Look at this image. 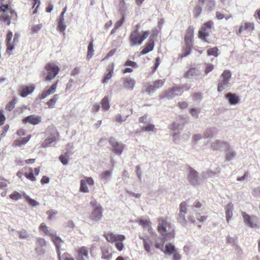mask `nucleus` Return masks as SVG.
<instances>
[{
	"label": "nucleus",
	"mask_w": 260,
	"mask_h": 260,
	"mask_svg": "<svg viewBox=\"0 0 260 260\" xmlns=\"http://www.w3.org/2000/svg\"><path fill=\"white\" fill-rule=\"evenodd\" d=\"M162 250L166 254H173V260L181 259V256L176 251V248L174 246V245H165L164 248Z\"/></svg>",
	"instance_id": "nucleus-10"
},
{
	"label": "nucleus",
	"mask_w": 260,
	"mask_h": 260,
	"mask_svg": "<svg viewBox=\"0 0 260 260\" xmlns=\"http://www.w3.org/2000/svg\"><path fill=\"white\" fill-rule=\"evenodd\" d=\"M125 66H131L134 68H138V64H137V62L132 61V60H127L125 62Z\"/></svg>",
	"instance_id": "nucleus-54"
},
{
	"label": "nucleus",
	"mask_w": 260,
	"mask_h": 260,
	"mask_svg": "<svg viewBox=\"0 0 260 260\" xmlns=\"http://www.w3.org/2000/svg\"><path fill=\"white\" fill-rule=\"evenodd\" d=\"M230 80L222 79L218 84V91L221 92L225 88L230 86Z\"/></svg>",
	"instance_id": "nucleus-29"
},
{
	"label": "nucleus",
	"mask_w": 260,
	"mask_h": 260,
	"mask_svg": "<svg viewBox=\"0 0 260 260\" xmlns=\"http://www.w3.org/2000/svg\"><path fill=\"white\" fill-rule=\"evenodd\" d=\"M149 35V31H145L142 35H141L139 32L138 29H136L131 32L129 36L130 41L133 45H140L148 37Z\"/></svg>",
	"instance_id": "nucleus-3"
},
{
	"label": "nucleus",
	"mask_w": 260,
	"mask_h": 260,
	"mask_svg": "<svg viewBox=\"0 0 260 260\" xmlns=\"http://www.w3.org/2000/svg\"><path fill=\"white\" fill-rule=\"evenodd\" d=\"M101 104L105 111H107L110 108L109 100L107 96H105L101 101Z\"/></svg>",
	"instance_id": "nucleus-33"
},
{
	"label": "nucleus",
	"mask_w": 260,
	"mask_h": 260,
	"mask_svg": "<svg viewBox=\"0 0 260 260\" xmlns=\"http://www.w3.org/2000/svg\"><path fill=\"white\" fill-rule=\"evenodd\" d=\"M225 98L228 100L229 103L232 105H235L237 104L240 101L239 96L232 92L228 93L225 95Z\"/></svg>",
	"instance_id": "nucleus-17"
},
{
	"label": "nucleus",
	"mask_w": 260,
	"mask_h": 260,
	"mask_svg": "<svg viewBox=\"0 0 260 260\" xmlns=\"http://www.w3.org/2000/svg\"><path fill=\"white\" fill-rule=\"evenodd\" d=\"M193 37V28L191 26L188 27L184 38L186 45L187 47L191 46V42Z\"/></svg>",
	"instance_id": "nucleus-14"
},
{
	"label": "nucleus",
	"mask_w": 260,
	"mask_h": 260,
	"mask_svg": "<svg viewBox=\"0 0 260 260\" xmlns=\"http://www.w3.org/2000/svg\"><path fill=\"white\" fill-rule=\"evenodd\" d=\"M154 42L153 39H150L148 43L146 45L144 48L141 51V54L145 55L150 51H152L154 48Z\"/></svg>",
	"instance_id": "nucleus-23"
},
{
	"label": "nucleus",
	"mask_w": 260,
	"mask_h": 260,
	"mask_svg": "<svg viewBox=\"0 0 260 260\" xmlns=\"http://www.w3.org/2000/svg\"><path fill=\"white\" fill-rule=\"evenodd\" d=\"M244 222L246 225L250 228H254L255 224L252 222L251 216L245 212H242Z\"/></svg>",
	"instance_id": "nucleus-24"
},
{
	"label": "nucleus",
	"mask_w": 260,
	"mask_h": 260,
	"mask_svg": "<svg viewBox=\"0 0 260 260\" xmlns=\"http://www.w3.org/2000/svg\"><path fill=\"white\" fill-rule=\"evenodd\" d=\"M214 66L211 63H207L206 67L205 70V75H207L211 72L214 69Z\"/></svg>",
	"instance_id": "nucleus-50"
},
{
	"label": "nucleus",
	"mask_w": 260,
	"mask_h": 260,
	"mask_svg": "<svg viewBox=\"0 0 260 260\" xmlns=\"http://www.w3.org/2000/svg\"><path fill=\"white\" fill-rule=\"evenodd\" d=\"M60 70V68L53 63H47L45 67V71L43 73L45 81H51L57 76Z\"/></svg>",
	"instance_id": "nucleus-2"
},
{
	"label": "nucleus",
	"mask_w": 260,
	"mask_h": 260,
	"mask_svg": "<svg viewBox=\"0 0 260 260\" xmlns=\"http://www.w3.org/2000/svg\"><path fill=\"white\" fill-rule=\"evenodd\" d=\"M201 75L200 71L196 68H190L185 74L184 77L186 78H189L191 76H199Z\"/></svg>",
	"instance_id": "nucleus-28"
},
{
	"label": "nucleus",
	"mask_w": 260,
	"mask_h": 260,
	"mask_svg": "<svg viewBox=\"0 0 260 260\" xmlns=\"http://www.w3.org/2000/svg\"><path fill=\"white\" fill-rule=\"evenodd\" d=\"M231 72L229 70L224 71L221 74V78L224 79L230 80L231 78Z\"/></svg>",
	"instance_id": "nucleus-48"
},
{
	"label": "nucleus",
	"mask_w": 260,
	"mask_h": 260,
	"mask_svg": "<svg viewBox=\"0 0 260 260\" xmlns=\"http://www.w3.org/2000/svg\"><path fill=\"white\" fill-rule=\"evenodd\" d=\"M102 256V258L109 260L112 258L111 249L108 246H103L101 248Z\"/></svg>",
	"instance_id": "nucleus-22"
},
{
	"label": "nucleus",
	"mask_w": 260,
	"mask_h": 260,
	"mask_svg": "<svg viewBox=\"0 0 260 260\" xmlns=\"http://www.w3.org/2000/svg\"><path fill=\"white\" fill-rule=\"evenodd\" d=\"M19 237L21 239H26L28 238L29 234L28 233L24 230L22 229L19 232Z\"/></svg>",
	"instance_id": "nucleus-49"
},
{
	"label": "nucleus",
	"mask_w": 260,
	"mask_h": 260,
	"mask_svg": "<svg viewBox=\"0 0 260 260\" xmlns=\"http://www.w3.org/2000/svg\"><path fill=\"white\" fill-rule=\"evenodd\" d=\"M50 237L54 244H60V243L63 242L62 239L56 235V233L55 231H54L53 233H50Z\"/></svg>",
	"instance_id": "nucleus-34"
},
{
	"label": "nucleus",
	"mask_w": 260,
	"mask_h": 260,
	"mask_svg": "<svg viewBox=\"0 0 260 260\" xmlns=\"http://www.w3.org/2000/svg\"><path fill=\"white\" fill-rule=\"evenodd\" d=\"M42 117L40 116H37L36 115H30L25 117L23 119L22 122L24 123H29L32 125H37L41 122Z\"/></svg>",
	"instance_id": "nucleus-11"
},
{
	"label": "nucleus",
	"mask_w": 260,
	"mask_h": 260,
	"mask_svg": "<svg viewBox=\"0 0 260 260\" xmlns=\"http://www.w3.org/2000/svg\"><path fill=\"white\" fill-rule=\"evenodd\" d=\"M13 37V32L9 30L8 32L6 37V43L7 46V51H12L15 47V45L11 43V40Z\"/></svg>",
	"instance_id": "nucleus-25"
},
{
	"label": "nucleus",
	"mask_w": 260,
	"mask_h": 260,
	"mask_svg": "<svg viewBox=\"0 0 260 260\" xmlns=\"http://www.w3.org/2000/svg\"><path fill=\"white\" fill-rule=\"evenodd\" d=\"M124 20H125V16H123L119 20L117 21L115 23V24L114 25V27L118 29L122 25L123 22L124 21Z\"/></svg>",
	"instance_id": "nucleus-53"
},
{
	"label": "nucleus",
	"mask_w": 260,
	"mask_h": 260,
	"mask_svg": "<svg viewBox=\"0 0 260 260\" xmlns=\"http://www.w3.org/2000/svg\"><path fill=\"white\" fill-rule=\"evenodd\" d=\"M25 200L31 206L33 207H37L40 205V203L34 199H31L29 196L26 195L24 196Z\"/></svg>",
	"instance_id": "nucleus-39"
},
{
	"label": "nucleus",
	"mask_w": 260,
	"mask_h": 260,
	"mask_svg": "<svg viewBox=\"0 0 260 260\" xmlns=\"http://www.w3.org/2000/svg\"><path fill=\"white\" fill-rule=\"evenodd\" d=\"M109 142L112 147V151L116 155H121L124 145L121 142H118L115 138L111 137L109 139Z\"/></svg>",
	"instance_id": "nucleus-6"
},
{
	"label": "nucleus",
	"mask_w": 260,
	"mask_h": 260,
	"mask_svg": "<svg viewBox=\"0 0 260 260\" xmlns=\"http://www.w3.org/2000/svg\"><path fill=\"white\" fill-rule=\"evenodd\" d=\"M40 230L45 233L47 235H49L50 236V233H53L54 232V230L49 229V228L47 227L44 223H42L40 226Z\"/></svg>",
	"instance_id": "nucleus-36"
},
{
	"label": "nucleus",
	"mask_w": 260,
	"mask_h": 260,
	"mask_svg": "<svg viewBox=\"0 0 260 260\" xmlns=\"http://www.w3.org/2000/svg\"><path fill=\"white\" fill-rule=\"evenodd\" d=\"M9 197L11 199L16 201L19 200L22 198L21 194L16 191H14L13 193L11 194L9 196Z\"/></svg>",
	"instance_id": "nucleus-46"
},
{
	"label": "nucleus",
	"mask_w": 260,
	"mask_h": 260,
	"mask_svg": "<svg viewBox=\"0 0 260 260\" xmlns=\"http://www.w3.org/2000/svg\"><path fill=\"white\" fill-rule=\"evenodd\" d=\"M207 217V216H201L200 214H197V219L202 222L206 220Z\"/></svg>",
	"instance_id": "nucleus-64"
},
{
	"label": "nucleus",
	"mask_w": 260,
	"mask_h": 260,
	"mask_svg": "<svg viewBox=\"0 0 260 260\" xmlns=\"http://www.w3.org/2000/svg\"><path fill=\"white\" fill-rule=\"evenodd\" d=\"M216 132L215 128H209L207 129L204 133V135L207 138H211Z\"/></svg>",
	"instance_id": "nucleus-40"
},
{
	"label": "nucleus",
	"mask_w": 260,
	"mask_h": 260,
	"mask_svg": "<svg viewBox=\"0 0 260 260\" xmlns=\"http://www.w3.org/2000/svg\"><path fill=\"white\" fill-rule=\"evenodd\" d=\"M56 251L59 260H75L74 258L71 256V254L68 253H64L62 254H61V252L60 251V245H55Z\"/></svg>",
	"instance_id": "nucleus-16"
},
{
	"label": "nucleus",
	"mask_w": 260,
	"mask_h": 260,
	"mask_svg": "<svg viewBox=\"0 0 260 260\" xmlns=\"http://www.w3.org/2000/svg\"><path fill=\"white\" fill-rule=\"evenodd\" d=\"M15 107V102L14 101L10 102L6 107V109L9 111H11Z\"/></svg>",
	"instance_id": "nucleus-61"
},
{
	"label": "nucleus",
	"mask_w": 260,
	"mask_h": 260,
	"mask_svg": "<svg viewBox=\"0 0 260 260\" xmlns=\"http://www.w3.org/2000/svg\"><path fill=\"white\" fill-rule=\"evenodd\" d=\"M123 83L125 88L132 90L135 85V81L131 77H126L123 79Z\"/></svg>",
	"instance_id": "nucleus-20"
},
{
	"label": "nucleus",
	"mask_w": 260,
	"mask_h": 260,
	"mask_svg": "<svg viewBox=\"0 0 260 260\" xmlns=\"http://www.w3.org/2000/svg\"><path fill=\"white\" fill-rule=\"evenodd\" d=\"M128 116L129 115H127L125 117H124L121 115L118 114L115 117V120L117 122L125 121L126 120V119Z\"/></svg>",
	"instance_id": "nucleus-58"
},
{
	"label": "nucleus",
	"mask_w": 260,
	"mask_h": 260,
	"mask_svg": "<svg viewBox=\"0 0 260 260\" xmlns=\"http://www.w3.org/2000/svg\"><path fill=\"white\" fill-rule=\"evenodd\" d=\"M233 206L232 204H228L225 207V217L226 221L229 222L233 216Z\"/></svg>",
	"instance_id": "nucleus-26"
},
{
	"label": "nucleus",
	"mask_w": 260,
	"mask_h": 260,
	"mask_svg": "<svg viewBox=\"0 0 260 260\" xmlns=\"http://www.w3.org/2000/svg\"><path fill=\"white\" fill-rule=\"evenodd\" d=\"M111 171L107 170L102 174V178L105 180H107L111 175Z\"/></svg>",
	"instance_id": "nucleus-59"
},
{
	"label": "nucleus",
	"mask_w": 260,
	"mask_h": 260,
	"mask_svg": "<svg viewBox=\"0 0 260 260\" xmlns=\"http://www.w3.org/2000/svg\"><path fill=\"white\" fill-rule=\"evenodd\" d=\"M90 204L93 207V210L90 215V219L93 223L98 222L101 219L103 216L102 207L100 205H97L95 201H91Z\"/></svg>",
	"instance_id": "nucleus-4"
},
{
	"label": "nucleus",
	"mask_w": 260,
	"mask_h": 260,
	"mask_svg": "<svg viewBox=\"0 0 260 260\" xmlns=\"http://www.w3.org/2000/svg\"><path fill=\"white\" fill-rule=\"evenodd\" d=\"M93 44L92 42H90L88 46V52L87 57L88 59H90L92 57L93 54Z\"/></svg>",
	"instance_id": "nucleus-42"
},
{
	"label": "nucleus",
	"mask_w": 260,
	"mask_h": 260,
	"mask_svg": "<svg viewBox=\"0 0 260 260\" xmlns=\"http://www.w3.org/2000/svg\"><path fill=\"white\" fill-rule=\"evenodd\" d=\"M55 140L56 137L54 136H51L50 137L47 138L42 143V146L44 148L49 147L51 144L55 141Z\"/></svg>",
	"instance_id": "nucleus-32"
},
{
	"label": "nucleus",
	"mask_w": 260,
	"mask_h": 260,
	"mask_svg": "<svg viewBox=\"0 0 260 260\" xmlns=\"http://www.w3.org/2000/svg\"><path fill=\"white\" fill-rule=\"evenodd\" d=\"M157 230L161 236L163 244H172L175 238V227L170 222L163 218H159Z\"/></svg>",
	"instance_id": "nucleus-1"
},
{
	"label": "nucleus",
	"mask_w": 260,
	"mask_h": 260,
	"mask_svg": "<svg viewBox=\"0 0 260 260\" xmlns=\"http://www.w3.org/2000/svg\"><path fill=\"white\" fill-rule=\"evenodd\" d=\"M76 258L77 260H88L89 256L87 248L84 246L79 248L77 251Z\"/></svg>",
	"instance_id": "nucleus-12"
},
{
	"label": "nucleus",
	"mask_w": 260,
	"mask_h": 260,
	"mask_svg": "<svg viewBox=\"0 0 260 260\" xmlns=\"http://www.w3.org/2000/svg\"><path fill=\"white\" fill-rule=\"evenodd\" d=\"M59 96L58 94H55L53 95V98L49 100L47 102V105H48V107L50 108H52L54 107L55 103L57 100L58 99Z\"/></svg>",
	"instance_id": "nucleus-35"
},
{
	"label": "nucleus",
	"mask_w": 260,
	"mask_h": 260,
	"mask_svg": "<svg viewBox=\"0 0 260 260\" xmlns=\"http://www.w3.org/2000/svg\"><path fill=\"white\" fill-rule=\"evenodd\" d=\"M59 159L63 165H67L68 164V158L66 155H60Z\"/></svg>",
	"instance_id": "nucleus-51"
},
{
	"label": "nucleus",
	"mask_w": 260,
	"mask_h": 260,
	"mask_svg": "<svg viewBox=\"0 0 260 260\" xmlns=\"http://www.w3.org/2000/svg\"><path fill=\"white\" fill-rule=\"evenodd\" d=\"M67 26L64 22V17L63 14H60L59 18L57 29L60 32H64L66 29Z\"/></svg>",
	"instance_id": "nucleus-30"
},
{
	"label": "nucleus",
	"mask_w": 260,
	"mask_h": 260,
	"mask_svg": "<svg viewBox=\"0 0 260 260\" xmlns=\"http://www.w3.org/2000/svg\"><path fill=\"white\" fill-rule=\"evenodd\" d=\"M218 49L217 47L209 48L207 50V53L210 56L217 57L218 55Z\"/></svg>",
	"instance_id": "nucleus-44"
},
{
	"label": "nucleus",
	"mask_w": 260,
	"mask_h": 260,
	"mask_svg": "<svg viewBox=\"0 0 260 260\" xmlns=\"http://www.w3.org/2000/svg\"><path fill=\"white\" fill-rule=\"evenodd\" d=\"M189 174L187 179L190 184L194 186L199 185L200 183V179L198 172L191 167H189Z\"/></svg>",
	"instance_id": "nucleus-8"
},
{
	"label": "nucleus",
	"mask_w": 260,
	"mask_h": 260,
	"mask_svg": "<svg viewBox=\"0 0 260 260\" xmlns=\"http://www.w3.org/2000/svg\"><path fill=\"white\" fill-rule=\"evenodd\" d=\"M155 128L154 125L149 124L147 126H143L142 130L145 132L153 131Z\"/></svg>",
	"instance_id": "nucleus-52"
},
{
	"label": "nucleus",
	"mask_w": 260,
	"mask_h": 260,
	"mask_svg": "<svg viewBox=\"0 0 260 260\" xmlns=\"http://www.w3.org/2000/svg\"><path fill=\"white\" fill-rule=\"evenodd\" d=\"M179 213L186 214L187 213V204L186 202H181L180 204Z\"/></svg>",
	"instance_id": "nucleus-45"
},
{
	"label": "nucleus",
	"mask_w": 260,
	"mask_h": 260,
	"mask_svg": "<svg viewBox=\"0 0 260 260\" xmlns=\"http://www.w3.org/2000/svg\"><path fill=\"white\" fill-rule=\"evenodd\" d=\"M214 23L212 21L205 22L199 31V37L204 42H208L207 38L209 36L208 30L213 26Z\"/></svg>",
	"instance_id": "nucleus-5"
},
{
	"label": "nucleus",
	"mask_w": 260,
	"mask_h": 260,
	"mask_svg": "<svg viewBox=\"0 0 260 260\" xmlns=\"http://www.w3.org/2000/svg\"><path fill=\"white\" fill-rule=\"evenodd\" d=\"M206 0H198V4L194 7L193 10V16L198 17L201 14L203 8L202 7L204 4Z\"/></svg>",
	"instance_id": "nucleus-19"
},
{
	"label": "nucleus",
	"mask_w": 260,
	"mask_h": 260,
	"mask_svg": "<svg viewBox=\"0 0 260 260\" xmlns=\"http://www.w3.org/2000/svg\"><path fill=\"white\" fill-rule=\"evenodd\" d=\"M136 173L138 179L139 180H141L142 178V171L139 166H136Z\"/></svg>",
	"instance_id": "nucleus-63"
},
{
	"label": "nucleus",
	"mask_w": 260,
	"mask_h": 260,
	"mask_svg": "<svg viewBox=\"0 0 260 260\" xmlns=\"http://www.w3.org/2000/svg\"><path fill=\"white\" fill-rule=\"evenodd\" d=\"M164 82H165L164 80H161V79L158 80L157 81H155L154 82L153 85H154V86H155V87H156V89H158L162 86Z\"/></svg>",
	"instance_id": "nucleus-55"
},
{
	"label": "nucleus",
	"mask_w": 260,
	"mask_h": 260,
	"mask_svg": "<svg viewBox=\"0 0 260 260\" xmlns=\"http://www.w3.org/2000/svg\"><path fill=\"white\" fill-rule=\"evenodd\" d=\"M104 236L108 242L115 244H123L122 242L125 238L123 235L115 234L112 232L105 233Z\"/></svg>",
	"instance_id": "nucleus-7"
},
{
	"label": "nucleus",
	"mask_w": 260,
	"mask_h": 260,
	"mask_svg": "<svg viewBox=\"0 0 260 260\" xmlns=\"http://www.w3.org/2000/svg\"><path fill=\"white\" fill-rule=\"evenodd\" d=\"M138 222L144 228L147 229L150 234H153V229L151 227V222L149 220L140 218L138 220Z\"/></svg>",
	"instance_id": "nucleus-15"
},
{
	"label": "nucleus",
	"mask_w": 260,
	"mask_h": 260,
	"mask_svg": "<svg viewBox=\"0 0 260 260\" xmlns=\"http://www.w3.org/2000/svg\"><path fill=\"white\" fill-rule=\"evenodd\" d=\"M28 140H23V141H20L18 140H16L14 141V143L15 145H17L18 146H21L23 144H25L27 142Z\"/></svg>",
	"instance_id": "nucleus-62"
},
{
	"label": "nucleus",
	"mask_w": 260,
	"mask_h": 260,
	"mask_svg": "<svg viewBox=\"0 0 260 260\" xmlns=\"http://www.w3.org/2000/svg\"><path fill=\"white\" fill-rule=\"evenodd\" d=\"M185 214H186L179 213L178 217V221L184 226L187 225L188 222L187 220H186L185 218Z\"/></svg>",
	"instance_id": "nucleus-37"
},
{
	"label": "nucleus",
	"mask_w": 260,
	"mask_h": 260,
	"mask_svg": "<svg viewBox=\"0 0 260 260\" xmlns=\"http://www.w3.org/2000/svg\"><path fill=\"white\" fill-rule=\"evenodd\" d=\"M156 89H157L155 86H154V85H150L147 87L146 91L148 93H153Z\"/></svg>",
	"instance_id": "nucleus-57"
},
{
	"label": "nucleus",
	"mask_w": 260,
	"mask_h": 260,
	"mask_svg": "<svg viewBox=\"0 0 260 260\" xmlns=\"http://www.w3.org/2000/svg\"><path fill=\"white\" fill-rule=\"evenodd\" d=\"M215 175V173L211 170H208L202 173V176L206 179L208 178L213 177Z\"/></svg>",
	"instance_id": "nucleus-43"
},
{
	"label": "nucleus",
	"mask_w": 260,
	"mask_h": 260,
	"mask_svg": "<svg viewBox=\"0 0 260 260\" xmlns=\"http://www.w3.org/2000/svg\"><path fill=\"white\" fill-rule=\"evenodd\" d=\"M120 9L119 11L120 13V14L121 16H124L125 12L126 10V7L125 6V4L124 3H122V2H120Z\"/></svg>",
	"instance_id": "nucleus-56"
},
{
	"label": "nucleus",
	"mask_w": 260,
	"mask_h": 260,
	"mask_svg": "<svg viewBox=\"0 0 260 260\" xmlns=\"http://www.w3.org/2000/svg\"><path fill=\"white\" fill-rule=\"evenodd\" d=\"M42 25L41 24L34 25L32 27V29H31L32 31L34 33H37L40 30V29L42 28Z\"/></svg>",
	"instance_id": "nucleus-60"
},
{
	"label": "nucleus",
	"mask_w": 260,
	"mask_h": 260,
	"mask_svg": "<svg viewBox=\"0 0 260 260\" xmlns=\"http://www.w3.org/2000/svg\"><path fill=\"white\" fill-rule=\"evenodd\" d=\"M182 88L180 87H173L165 92L164 98H166L168 99H172L176 95H180L182 93Z\"/></svg>",
	"instance_id": "nucleus-9"
},
{
	"label": "nucleus",
	"mask_w": 260,
	"mask_h": 260,
	"mask_svg": "<svg viewBox=\"0 0 260 260\" xmlns=\"http://www.w3.org/2000/svg\"><path fill=\"white\" fill-rule=\"evenodd\" d=\"M228 143L220 140H215L211 144V148L213 150H220L225 148Z\"/></svg>",
	"instance_id": "nucleus-21"
},
{
	"label": "nucleus",
	"mask_w": 260,
	"mask_h": 260,
	"mask_svg": "<svg viewBox=\"0 0 260 260\" xmlns=\"http://www.w3.org/2000/svg\"><path fill=\"white\" fill-rule=\"evenodd\" d=\"M58 82H56L55 83L53 84L50 87L49 89L44 90L41 93H40L38 98L40 100H44L46 97L49 96L50 94L54 93L56 91V88Z\"/></svg>",
	"instance_id": "nucleus-13"
},
{
	"label": "nucleus",
	"mask_w": 260,
	"mask_h": 260,
	"mask_svg": "<svg viewBox=\"0 0 260 260\" xmlns=\"http://www.w3.org/2000/svg\"><path fill=\"white\" fill-rule=\"evenodd\" d=\"M80 190L83 192H88L89 190L86 185L85 180L82 179L80 181Z\"/></svg>",
	"instance_id": "nucleus-41"
},
{
	"label": "nucleus",
	"mask_w": 260,
	"mask_h": 260,
	"mask_svg": "<svg viewBox=\"0 0 260 260\" xmlns=\"http://www.w3.org/2000/svg\"><path fill=\"white\" fill-rule=\"evenodd\" d=\"M113 73V69H109V72L105 76L103 82L106 83L108 80L110 79L112 76Z\"/></svg>",
	"instance_id": "nucleus-47"
},
{
	"label": "nucleus",
	"mask_w": 260,
	"mask_h": 260,
	"mask_svg": "<svg viewBox=\"0 0 260 260\" xmlns=\"http://www.w3.org/2000/svg\"><path fill=\"white\" fill-rule=\"evenodd\" d=\"M204 4L205 5L204 10L207 12L213 10L215 7V0H206Z\"/></svg>",
	"instance_id": "nucleus-27"
},
{
	"label": "nucleus",
	"mask_w": 260,
	"mask_h": 260,
	"mask_svg": "<svg viewBox=\"0 0 260 260\" xmlns=\"http://www.w3.org/2000/svg\"><path fill=\"white\" fill-rule=\"evenodd\" d=\"M29 173H24V175L26 177V178L31 181H35L36 180V178L34 176V173H33V169L32 168H29Z\"/></svg>",
	"instance_id": "nucleus-38"
},
{
	"label": "nucleus",
	"mask_w": 260,
	"mask_h": 260,
	"mask_svg": "<svg viewBox=\"0 0 260 260\" xmlns=\"http://www.w3.org/2000/svg\"><path fill=\"white\" fill-rule=\"evenodd\" d=\"M225 149L226 151L225 154L226 159L230 161L235 158L236 156V152L234 149L230 147L229 144L226 145Z\"/></svg>",
	"instance_id": "nucleus-18"
},
{
	"label": "nucleus",
	"mask_w": 260,
	"mask_h": 260,
	"mask_svg": "<svg viewBox=\"0 0 260 260\" xmlns=\"http://www.w3.org/2000/svg\"><path fill=\"white\" fill-rule=\"evenodd\" d=\"M34 90V88L30 86H26L25 88L20 90V94L23 97L27 96L29 93L32 92Z\"/></svg>",
	"instance_id": "nucleus-31"
}]
</instances>
